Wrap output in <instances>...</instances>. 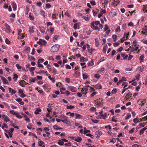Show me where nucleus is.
Instances as JSON below:
<instances>
[{
	"mask_svg": "<svg viewBox=\"0 0 147 147\" xmlns=\"http://www.w3.org/2000/svg\"><path fill=\"white\" fill-rule=\"evenodd\" d=\"M99 24L100 22L98 21H93L90 24L91 28L96 30L99 31L100 28L97 26Z\"/></svg>",
	"mask_w": 147,
	"mask_h": 147,
	"instance_id": "f257e3e1",
	"label": "nucleus"
},
{
	"mask_svg": "<svg viewBox=\"0 0 147 147\" xmlns=\"http://www.w3.org/2000/svg\"><path fill=\"white\" fill-rule=\"evenodd\" d=\"M59 49V47L56 45H54L51 48V51L53 53H55Z\"/></svg>",
	"mask_w": 147,
	"mask_h": 147,
	"instance_id": "f03ea898",
	"label": "nucleus"
},
{
	"mask_svg": "<svg viewBox=\"0 0 147 147\" xmlns=\"http://www.w3.org/2000/svg\"><path fill=\"white\" fill-rule=\"evenodd\" d=\"M47 42L44 40L39 39V41L37 42V44L40 45H41L45 46L47 44Z\"/></svg>",
	"mask_w": 147,
	"mask_h": 147,
	"instance_id": "7ed1b4c3",
	"label": "nucleus"
},
{
	"mask_svg": "<svg viewBox=\"0 0 147 147\" xmlns=\"http://www.w3.org/2000/svg\"><path fill=\"white\" fill-rule=\"evenodd\" d=\"M68 89L73 92H74L77 91L76 87L73 86H69L68 87Z\"/></svg>",
	"mask_w": 147,
	"mask_h": 147,
	"instance_id": "20e7f679",
	"label": "nucleus"
},
{
	"mask_svg": "<svg viewBox=\"0 0 147 147\" xmlns=\"http://www.w3.org/2000/svg\"><path fill=\"white\" fill-rule=\"evenodd\" d=\"M87 45V48L88 49V50L90 54H92V52L94 50V49H93L92 48H90V46L88 44H86Z\"/></svg>",
	"mask_w": 147,
	"mask_h": 147,
	"instance_id": "39448f33",
	"label": "nucleus"
},
{
	"mask_svg": "<svg viewBox=\"0 0 147 147\" xmlns=\"http://www.w3.org/2000/svg\"><path fill=\"white\" fill-rule=\"evenodd\" d=\"M145 67V66L144 65L139 66L137 68L138 72H140L144 71Z\"/></svg>",
	"mask_w": 147,
	"mask_h": 147,
	"instance_id": "423d86ee",
	"label": "nucleus"
},
{
	"mask_svg": "<svg viewBox=\"0 0 147 147\" xmlns=\"http://www.w3.org/2000/svg\"><path fill=\"white\" fill-rule=\"evenodd\" d=\"M5 26L6 28V30L8 31L7 32L10 33L11 32V30L10 29V27L8 24L7 23L5 24Z\"/></svg>",
	"mask_w": 147,
	"mask_h": 147,
	"instance_id": "0eeeda50",
	"label": "nucleus"
},
{
	"mask_svg": "<svg viewBox=\"0 0 147 147\" xmlns=\"http://www.w3.org/2000/svg\"><path fill=\"white\" fill-rule=\"evenodd\" d=\"M0 78L3 81V84H6L8 83V82L7 79L5 78L4 77L0 76Z\"/></svg>",
	"mask_w": 147,
	"mask_h": 147,
	"instance_id": "6e6552de",
	"label": "nucleus"
},
{
	"mask_svg": "<svg viewBox=\"0 0 147 147\" xmlns=\"http://www.w3.org/2000/svg\"><path fill=\"white\" fill-rule=\"evenodd\" d=\"M88 90V89L86 88H82L81 92L82 94H84L85 95L87 93V91Z\"/></svg>",
	"mask_w": 147,
	"mask_h": 147,
	"instance_id": "1a4fd4ad",
	"label": "nucleus"
},
{
	"mask_svg": "<svg viewBox=\"0 0 147 147\" xmlns=\"http://www.w3.org/2000/svg\"><path fill=\"white\" fill-rule=\"evenodd\" d=\"M2 117L4 119V121H5L6 122H7L9 121V118L7 116H6L5 115H2Z\"/></svg>",
	"mask_w": 147,
	"mask_h": 147,
	"instance_id": "9d476101",
	"label": "nucleus"
},
{
	"mask_svg": "<svg viewBox=\"0 0 147 147\" xmlns=\"http://www.w3.org/2000/svg\"><path fill=\"white\" fill-rule=\"evenodd\" d=\"M109 15L110 17L113 18L117 15V14L115 12L113 11L109 13Z\"/></svg>",
	"mask_w": 147,
	"mask_h": 147,
	"instance_id": "9b49d317",
	"label": "nucleus"
},
{
	"mask_svg": "<svg viewBox=\"0 0 147 147\" xmlns=\"http://www.w3.org/2000/svg\"><path fill=\"white\" fill-rule=\"evenodd\" d=\"M11 5L14 11H16V10L17 5L14 2H12L11 3Z\"/></svg>",
	"mask_w": 147,
	"mask_h": 147,
	"instance_id": "f8f14e48",
	"label": "nucleus"
},
{
	"mask_svg": "<svg viewBox=\"0 0 147 147\" xmlns=\"http://www.w3.org/2000/svg\"><path fill=\"white\" fill-rule=\"evenodd\" d=\"M74 76L76 78H78L80 76V72L79 71H76L74 74Z\"/></svg>",
	"mask_w": 147,
	"mask_h": 147,
	"instance_id": "ddd939ff",
	"label": "nucleus"
},
{
	"mask_svg": "<svg viewBox=\"0 0 147 147\" xmlns=\"http://www.w3.org/2000/svg\"><path fill=\"white\" fill-rule=\"evenodd\" d=\"M72 139L74 140L75 141L78 142H80L82 140V138L80 137H78L77 138L74 137Z\"/></svg>",
	"mask_w": 147,
	"mask_h": 147,
	"instance_id": "4468645a",
	"label": "nucleus"
},
{
	"mask_svg": "<svg viewBox=\"0 0 147 147\" xmlns=\"http://www.w3.org/2000/svg\"><path fill=\"white\" fill-rule=\"evenodd\" d=\"M24 83H25V81L24 80H22L20 81L19 84L22 87H24L25 86Z\"/></svg>",
	"mask_w": 147,
	"mask_h": 147,
	"instance_id": "2eb2a0df",
	"label": "nucleus"
},
{
	"mask_svg": "<svg viewBox=\"0 0 147 147\" xmlns=\"http://www.w3.org/2000/svg\"><path fill=\"white\" fill-rule=\"evenodd\" d=\"M120 2L119 0H115L114 1H113L112 3L113 5L115 6L119 4Z\"/></svg>",
	"mask_w": 147,
	"mask_h": 147,
	"instance_id": "dca6fc26",
	"label": "nucleus"
},
{
	"mask_svg": "<svg viewBox=\"0 0 147 147\" xmlns=\"http://www.w3.org/2000/svg\"><path fill=\"white\" fill-rule=\"evenodd\" d=\"M87 64L88 66H92L94 64V61L93 60L91 59V61L88 63Z\"/></svg>",
	"mask_w": 147,
	"mask_h": 147,
	"instance_id": "f3484780",
	"label": "nucleus"
},
{
	"mask_svg": "<svg viewBox=\"0 0 147 147\" xmlns=\"http://www.w3.org/2000/svg\"><path fill=\"white\" fill-rule=\"evenodd\" d=\"M139 105L141 106L144 105V103L146 102V101L145 100H143L142 101H140V100H138L137 101L138 103L140 102Z\"/></svg>",
	"mask_w": 147,
	"mask_h": 147,
	"instance_id": "a211bd4d",
	"label": "nucleus"
},
{
	"mask_svg": "<svg viewBox=\"0 0 147 147\" xmlns=\"http://www.w3.org/2000/svg\"><path fill=\"white\" fill-rule=\"evenodd\" d=\"M135 47H134V49H132V51L133 52L135 51H137V50L138 51L137 52V53H138L140 51V50H138L139 48V45H138L137 46H134Z\"/></svg>",
	"mask_w": 147,
	"mask_h": 147,
	"instance_id": "6ab92c4d",
	"label": "nucleus"
},
{
	"mask_svg": "<svg viewBox=\"0 0 147 147\" xmlns=\"http://www.w3.org/2000/svg\"><path fill=\"white\" fill-rule=\"evenodd\" d=\"M132 95V94L131 92H129L126 95L125 98H127L128 99H129L131 97Z\"/></svg>",
	"mask_w": 147,
	"mask_h": 147,
	"instance_id": "aec40b11",
	"label": "nucleus"
},
{
	"mask_svg": "<svg viewBox=\"0 0 147 147\" xmlns=\"http://www.w3.org/2000/svg\"><path fill=\"white\" fill-rule=\"evenodd\" d=\"M39 30L42 33H43L45 32V29L44 27L41 26L39 27Z\"/></svg>",
	"mask_w": 147,
	"mask_h": 147,
	"instance_id": "412c9836",
	"label": "nucleus"
},
{
	"mask_svg": "<svg viewBox=\"0 0 147 147\" xmlns=\"http://www.w3.org/2000/svg\"><path fill=\"white\" fill-rule=\"evenodd\" d=\"M29 16L30 19L31 20H33L34 19V17L33 16L32 13H30L29 14Z\"/></svg>",
	"mask_w": 147,
	"mask_h": 147,
	"instance_id": "4be33fe9",
	"label": "nucleus"
},
{
	"mask_svg": "<svg viewBox=\"0 0 147 147\" xmlns=\"http://www.w3.org/2000/svg\"><path fill=\"white\" fill-rule=\"evenodd\" d=\"M36 80V79L35 78H32L29 80V83L30 84H32L33 82H34Z\"/></svg>",
	"mask_w": 147,
	"mask_h": 147,
	"instance_id": "5701e85b",
	"label": "nucleus"
},
{
	"mask_svg": "<svg viewBox=\"0 0 147 147\" xmlns=\"http://www.w3.org/2000/svg\"><path fill=\"white\" fill-rule=\"evenodd\" d=\"M147 129V128L146 127H144L143 128L140 130V135L143 134L144 133V131Z\"/></svg>",
	"mask_w": 147,
	"mask_h": 147,
	"instance_id": "b1692460",
	"label": "nucleus"
},
{
	"mask_svg": "<svg viewBox=\"0 0 147 147\" xmlns=\"http://www.w3.org/2000/svg\"><path fill=\"white\" fill-rule=\"evenodd\" d=\"M53 129H54L59 130L60 129H63V128L61 127H59L57 125H54L53 126Z\"/></svg>",
	"mask_w": 147,
	"mask_h": 147,
	"instance_id": "393cba45",
	"label": "nucleus"
},
{
	"mask_svg": "<svg viewBox=\"0 0 147 147\" xmlns=\"http://www.w3.org/2000/svg\"><path fill=\"white\" fill-rule=\"evenodd\" d=\"M75 115L76 117L75 118L76 119H79L82 117V116L80 114L76 113Z\"/></svg>",
	"mask_w": 147,
	"mask_h": 147,
	"instance_id": "a878e982",
	"label": "nucleus"
},
{
	"mask_svg": "<svg viewBox=\"0 0 147 147\" xmlns=\"http://www.w3.org/2000/svg\"><path fill=\"white\" fill-rule=\"evenodd\" d=\"M58 141H59L57 143L59 145L61 146L63 145V144H64V142H63L62 139L61 140H59Z\"/></svg>",
	"mask_w": 147,
	"mask_h": 147,
	"instance_id": "bb28decb",
	"label": "nucleus"
},
{
	"mask_svg": "<svg viewBox=\"0 0 147 147\" xmlns=\"http://www.w3.org/2000/svg\"><path fill=\"white\" fill-rule=\"evenodd\" d=\"M18 38L22 39L24 37V36L22 34H18Z\"/></svg>",
	"mask_w": 147,
	"mask_h": 147,
	"instance_id": "cd10ccee",
	"label": "nucleus"
},
{
	"mask_svg": "<svg viewBox=\"0 0 147 147\" xmlns=\"http://www.w3.org/2000/svg\"><path fill=\"white\" fill-rule=\"evenodd\" d=\"M112 37L114 41H115L117 40V35L115 34L113 35L112 36Z\"/></svg>",
	"mask_w": 147,
	"mask_h": 147,
	"instance_id": "c85d7f7f",
	"label": "nucleus"
},
{
	"mask_svg": "<svg viewBox=\"0 0 147 147\" xmlns=\"http://www.w3.org/2000/svg\"><path fill=\"white\" fill-rule=\"evenodd\" d=\"M79 26L78 23H75L74 24L73 28L75 29H76L77 28H79Z\"/></svg>",
	"mask_w": 147,
	"mask_h": 147,
	"instance_id": "c756f323",
	"label": "nucleus"
},
{
	"mask_svg": "<svg viewBox=\"0 0 147 147\" xmlns=\"http://www.w3.org/2000/svg\"><path fill=\"white\" fill-rule=\"evenodd\" d=\"M138 117H137L134 119L133 121L135 123H136L139 122V121L138 120Z\"/></svg>",
	"mask_w": 147,
	"mask_h": 147,
	"instance_id": "7c9ffc66",
	"label": "nucleus"
},
{
	"mask_svg": "<svg viewBox=\"0 0 147 147\" xmlns=\"http://www.w3.org/2000/svg\"><path fill=\"white\" fill-rule=\"evenodd\" d=\"M18 77V76L16 74H14L13 75V79H14V81H16L17 80V79Z\"/></svg>",
	"mask_w": 147,
	"mask_h": 147,
	"instance_id": "2f4dec72",
	"label": "nucleus"
},
{
	"mask_svg": "<svg viewBox=\"0 0 147 147\" xmlns=\"http://www.w3.org/2000/svg\"><path fill=\"white\" fill-rule=\"evenodd\" d=\"M49 75V76L48 77V78L53 83H54L55 82V80L54 78H51V76L50 75Z\"/></svg>",
	"mask_w": 147,
	"mask_h": 147,
	"instance_id": "473e14b6",
	"label": "nucleus"
},
{
	"mask_svg": "<svg viewBox=\"0 0 147 147\" xmlns=\"http://www.w3.org/2000/svg\"><path fill=\"white\" fill-rule=\"evenodd\" d=\"M52 71H53L52 73L54 75H56L57 74L56 69L55 68H54L52 69Z\"/></svg>",
	"mask_w": 147,
	"mask_h": 147,
	"instance_id": "72a5a7b5",
	"label": "nucleus"
},
{
	"mask_svg": "<svg viewBox=\"0 0 147 147\" xmlns=\"http://www.w3.org/2000/svg\"><path fill=\"white\" fill-rule=\"evenodd\" d=\"M95 87L96 89H100L102 88V86L100 84H97L95 86Z\"/></svg>",
	"mask_w": 147,
	"mask_h": 147,
	"instance_id": "f704fd0d",
	"label": "nucleus"
},
{
	"mask_svg": "<svg viewBox=\"0 0 147 147\" xmlns=\"http://www.w3.org/2000/svg\"><path fill=\"white\" fill-rule=\"evenodd\" d=\"M9 113L11 114H12L14 115H16L17 114V113L15 112L14 110H11L9 111Z\"/></svg>",
	"mask_w": 147,
	"mask_h": 147,
	"instance_id": "c9c22d12",
	"label": "nucleus"
},
{
	"mask_svg": "<svg viewBox=\"0 0 147 147\" xmlns=\"http://www.w3.org/2000/svg\"><path fill=\"white\" fill-rule=\"evenodd\" d=\"M59 37V36H58L57 35H56L55 36H54L53 38V41H54V42H55L56 40H57V38H58V37Z\"/></svg>",
	"mask_w": 147,
	"mask_h": 147,
	"instance_id": "e433bc0d",
	"label": "nucleus"
},
{
	"mask_svg": "<svg viewBox=\"0 0 147 147\" xmlns=\"http://www.w3.org/2000/svg\"><path fill=\"white\" fill-rule=\"evenodd\" d=\"M82 17L86 21H88L90 20L88 17H87L85 16H83Z\"/></svg>",
	"mask_w": 147,
	"mask_h": 147,
	"instance_id": "4c0bfd02",
	"label": "nucleus"
},
{
	"mask_svg": "<svg viewBox=\"0 0 147 147\" xmlns=\"http://www.w3.org/2000/svg\"><path fill=\"white\" fill-rule=\"evenodd\" d=\"M83 78L85 80L87 79L88 76L86 74H82Z\"/></svg>",
	"mask_w": 147,
	"mask_h": 147,
	"instance_id": "58836bf2",
	"label": "nucleus"
},
{
	"mask_svg": "<svg viewBox=\"0 0 147 147\" xmlns=\"http://www.w3.org/2000/svg\"><path fill=\"white\" fill-rule=\"evenodd\" d=\"M96 11H94V10L92 11L93 15L94 16H96V15L97 14V13L98 12V11H99L98 9H96Z\"/></svg>",
	"mask_w": 147,
	"mask_h": 147,
	"instance_id": "ea45409f",
	"label": "nucleus"
},
{
	"mask_svg": "<svg viewBox=\"0 0 147 147\" xmlns=\"http://www.w3.org/2000/svg\"><path fill=\"white\" fill-rule=\"evenodd\" d=\"M35 69V68L34 67H32L30 68V69L29 70L30 72H32L33 74V71Z\"/></svg>",
	"mask_w": 147,
	"mask_h": 147,
	"instance_id": "a19ab883",
	"label": "nucleus"
},
{
	"mask_svg": "<svg viewBox=\"0 0 147 147\" xmlns=\"http://www.w3.org/2000/svg\"><path fill=\"white\" fill-rule=\"evenodd\" d=\"M29 31L30 33H33L34 32L33 27H29Z\"/></svg>",
	"mask_w": 147,
	"mask_h": 147,
	"instance_id": "79ce46f5",
	"label": "nucleus"
},
{
	"mask_svg": "<svg viewBox=\"0 0 147 147\" xmlns=\"http://www.w3.org/2000/svg\"><path fill=\"white\" fill-rule=\"evenodd\" d=\"M44 143V142H43L42 141V140H40V141H39L38 142V145H39L40 146H42L43 144Z\"/></svg>",
	"mask_w": 147,
	"mask_h": 147,
	"instance_id": "37998d69",
	"label": "nucleus"
},
{
	"mask_svg": "<svg viewBox=\"0 0 147 147\" xmlns=\"http://www.w3.org/2000/svg\"><path fill=\"white\" fill-rule=\"evenodd\" d=\"M117 92V89L116 88H114L111 91V93L113 94H115Z\"/></svg>",
	"mask_w": 147,
	"mask_h": 147,
	"instance_id": "c03bdc74",
	"label": "nucleus"
},
{
	"mask_svg": "<svg viewBox=\"0 0 147 147\" xmlns=\"http://www.w3.org/2000/svg\"><path fill=\"white\" fill-rule=\"evenodd\" d=\"M94 77L98 79L100 77V75L98 74H96L94 75Z\"/></svg>",
	"mask_w": 147,
	"mask_h": 147,
	"instance_id": "a18cd8bd",
	"label": "nucleus"
},
{
	"mask_svg": "<svg viewBox=\"0 0 147 147\" xmlns=\"http://www.w3.org/2000/svg\"><path fill=\"white\" fill-rule=\"evenodd\" d=\"M44 61V59H38V63H42Z\"/></svg>",
	"mask_w": 147,
	"mask_h": 147,
	"instance_id": "49530a36",
	"label": "nucleus"
},
{
	"mask_svg": "<svg viewBox=\"0 0 147 147\" xmlns=\"http://www.w3.org/2000/svg\"><path fill=\"white\" fill-rule=\"evenodd\" d=\"M1 127L3 129L4 128H8L7 125L5 123H3V125H2Z\"/></svg>",
	"mask_w": 147,
	"mask_h": 147,
	"instance_id": "de8ad7c7",
	"label": "nucleus"
},
{
	"mask_svg": "<svg viewBox=\"0 0 147 147\" xmlns=\"http://www.w3.org/2000/svg\"><path fill=\"white\" fill-rule=\"evenodd\" d=\"M106 13V11L105 9L103 10L102 9H101L100 10V13L102 14H105Z\"/></svg>",
	"mask_w": 147,
	"mask_h": 147,
	"instance_id": "09e8293b",
	"label": "nucleus"
},
{
	"mask_svg": "<svg viewBox=\"0 0 147 147\" xmlns=\"http://www.w3.org/2000/svg\"><path fill=\"white\" fill-rule=\"evenodd\" d=\"M128 38L127 37L125 38L124 37H123L122 38L121 40V42H123L124 40L127 39Z\"/></svg>",
	"mask_w": 147,
	"mask_h": 147,
	"instance_id": "8fccbe9b",
	"label": "nucleus"
},
{
	"mask_svg": "<svg viewBox=\"0 0 147 147\" xmlns=\"http://www.w3.org/2000/svg\"><path fill=\"white\" fill-rule=\"evenodd\" d=\"M116 142V139L115 138H113L112 140L111 141L109 142V143L112 142L113 144H114Z\"/></svg>",
	"mask_w": 147,
	"mask_h": 147,
	"instance_id": "3c124183",
	"label": "nucleus"
},
{
	"mask_svg": "<svg viewBox=\"0 0 147 147\" xmlns=\"http://www.w3.org/2000/svg\"><path fill=\"white\" fill-rule=\"evenodd\" d=\"M90 130H87L86 129H84V134H86L87 133L90 132Z\"/></svg>",
	"mask_w": 147,
	"mask_h": 147,
	"instance_id": "603ef678",
	"label": "nucleus"
},
{
	"mask_svg": "<svg viewBox=\"0 0 147 147\" xmlns=\"http://www.w3.org/2000/svg\"><path fill=\"white\" fill-rule=\"evenodd\" d=\"M96 42V45L97 47H98L99 45V44L98 42V39L97 38H96L95 39Z\"/></svg>",
	"mask_w": 147,
	"mask_h": 147,
	"instance_id": "864d4df0",
	"label": "nucleus"
},
{
	"mask_svg": "<svg viewBox=\"0 0 147 147\" xmlns=\"http://www.w3.org/2000/svg\"><path fill=\"white\" fill-rule=\"evenodd\" d=\"M16 92V91L14 90L13 89H12V90L11 91L10 93H11V95H12L13 94H15Z\"/></svg>",
	"mask_w": 147,
	"mask_h": 147,
	"instance_id": "5fc2aeb1",
	"label": "nucleus"
},
{
	"mask_svg": "<svg viewBox=\"0 0 147 147\" xmlns=\"http://www.w3.org/2000/svg\"><path fill=\"white\" fill-rule=\"evenodd\" d=\"M62 122H63L64 123H67L68 122H69V121L67 119H64L62 121Z\"/></svg>",
	"mask_w": 147,
	"mask_h": 147,
	"instance_id": "6e6d98bb",
	"label": "nucleus"
},
{
	"mask_svg": "<svg viewBox=\"0 0 147 147\" xmlns=\"http://www.w3.org/2000/svg\"><path fill=\"white\" fill-rule=\"evenodd\" d=\"M51 7V5L50 3H47L46 5V7L47 9L50 8Z\"/></svg>",
	"mask_w": 147,
	"mask_h": 147,
	"instance_id": "4d7b16f0",
	"label": "nucleus"
},
{
	"mask_svg": "<svg viewBox=\"0 0 147 147\" xmlns=\"http://www.w3.org/2000/svg\"><path fill=\"white\" fill-rule=\"evenodd\" d=\"M5 42L8 45H9L10 43V42L9 40V39L6 38L5 40Z\"/></svg>",
	"mask_w": 147,
	"mask_h": 147,
	"instance_id": "13d9d810",
	"label": "nucleus"
},
{
	"mask_svg": "<svg viewBox=\"0 0 147 147\" xmlns=\"http://www.w3.org/2000/svg\"><path fill=\"white\" fill-rule=\"evenodd\" d=\"M45 12L43 10H41L40 11V14L45 17Z\"/></svg>",
	"mask_w": 147,
	"mask_h": 147,
	"instance_id": "bf43d9fd",
	"label": "nucleus"
},
{
	"mask_svg": "<svg viewBox=\"0 0 147 147\" xmlns=\"http://www.w3.org/2000/svg\"><path fill=\"white\" fill-rule=\"evenodd\" d=\"M123 48L122 47H120L117 50V51L120 53L123 50Z\"/></svg>",
	"mask_w": 147,
	"mask_h": 147,
	"instance_id": "052dcab7",
	"label": "nucleus"
},
{
	"mask_svg": "<svg viewBox=\"0 0 147 147\" xmlns=\"http://www.w3.org/2000/svg\"><path fill=\"white\" fill-rule=\"evenodd\" d=\"M84 57H81L80 61V62H84Z\"/></svg>",
	"mask_w": 147,
	"mask_h": 147,
	"instance_id": "680f3d73",
	"label": "nucleus"
},
{
	"mask_svg": "<svg viewBox=\"0 0 147 147\" xmlns=\"http://www.w3.org/2000/svg\"><path fill=\"white\" fill-rule=\"evenodd\" d=\"M137 42V41L136 40H135L133 42V45H134V46H137L138 45L136 44Z\"/></svg>",
	"mask_w": 147,
	"mask_h": 147,
	"instance_id": "e2e57ef3",
	"label": "nucleus"
},
{
	"mask_svg": "<svg viewBox=\"0 0 147 147\" xmlns=\"http://www.w3.org/2000/svg\"><path fill=\"white\" fill-rule=\"evenodd\" d=\"M74 106L72 105H70L69 106H67V109H72L74 108Z\"/></svg>",
	"mask_w": 147,
	"mask_h": 147,
	"instance_id": "0e129e2a",
	"label": "nucleus"
},
{
	"mask_svg": "<svg viewBox=\"0 0 147 147\" xmlns=\"http://www.w3.org/2000/svg\"><path fill=\"white\" fill-rule=\"evenodd\" d=\"M50 29L51 33L53 34V32L54 31V28L52 27H50Z\"/></svg>",
	"mask_w": 147,
	"mask_h": 147,
	"instance_id": "69168bd1",
	"label": "nucleus"
},
{
	"mask_svg": "<svg viewBox=\"0 0 147 147\" xmlns=\"http://www.w3.org/2000/svg\"><path fill=\"white\" fill-rule=\"evenodd\" d=\"M143 6L144 7H146L145 8H144V9H143V10L145 11H147V4L146 5H144Z\"/></svg>",
	"mask_w": 147,
	"mask_h": 147,
	"instance_id": "338daca9",
	"label": "nucleus"
},
{
	"mask_svg": "<svg viewBox=\"0 0 147 147\" xmlns=\"http://www.w3.org/2000/svg\"><path fill=\"white\" fill-rule=\"evenodd\" d=\"M143 30L145 31V32L147 33V26H145L143 28Z\"/></svg>",
	"mask_w": 147,
	"mask_h": 147,
	"instance_id": "774afa93",
	"label": "nucleus"
}]
</instances>
